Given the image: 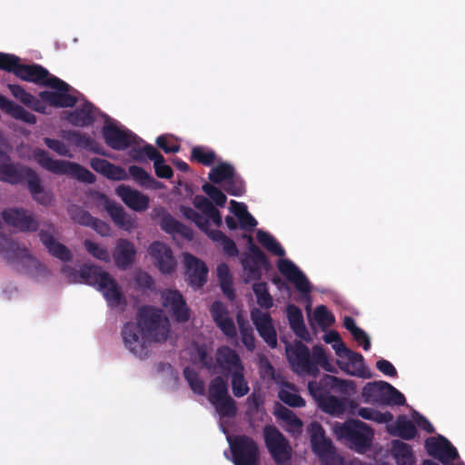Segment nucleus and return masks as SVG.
<instances>
[{
    "label": "nucleus",
    "instance_id": "f257e3e1",
    "mask_svg": "<svg viewBox=\"0 0 465 465\" xmlns=\"http://www.w3.org/2000/svg\"><path fill=\"white\" fill-rule=\"evenodd\" d=\"M170 333L168 318L162 310L154 307L141 309L137 321L125 324L122 331L126 349L141 359L148 355L152 342L164 341Z\"/></svg>",
    "mask_w": 465,
    "mask_h": 465
},
{
    "label": "nucleus",
    "instance_id": "f03ea898",
    "mask_svg": "<svg viewBox=\"0 0 465 465\" xmlns=\"http://www.w3.org/2000/svg\"><path fill=\"white\" fill-rule=\"evenodd\" d=\"M0 180L11 184L27 183L33 200L45 207L54 205L55 197L52 190L46 189L38 174L29 167L11 163L8 155L0 152Z\"/></svg>",
    "mask_w": 465,
    "mask_h": 465
},
{
    "label": "nucleus",
    "instance_id": "7ed1b4c3",
    "mask_svg": "<svg viewBox=\"0 0 465 465\" xmlns=\"http://www.w3.org/2000/svg\"><path fill=\"white\" fill-rule=\"evenodd\" d=\"M63 272L71 282H84L97 286L111 306H117L122 303L124 297L118 284L115 280L101 267L84 265L77 272L74 268L64 266Z\"/></svg>",
    "mask_w": 465,
    "mask_h": 465
},
{
    "label": "nucleus",
    "instance_id": "20e7f679",
    "mask_svg": "<svg viewBox=\"0 0 465 465\" xmlns=\"http://www.w3.org/2000/svg\"><path fill=\"white\" fill-rule=\"evenodd\" d=\"M331 430L335 437L340 440H346L350 447L359 453H364L370 450L372 439V430L364 422L350 420L343 423L334 422Z\"/></svg>",
    "mask_w": 465,
    "mask_h": 465
},
{
    "label": "nucleus",
    "instance_id": "39448f33",
    "mask_svg": "<svg viewBox=\"0 0 465 465\" xmlns=\"http://www.w3.org/2000/svg\"><path fill=\"white\" fill-rule=\"evenodd\" d=\"M0 256L8 263L24 268L27 272L38 274L44 267L25 246L0 234Z\"/></svg>",
    "mask_w": 465,
    "mask_h": 465
},
{
    "label": "nucleus",
    "instance_id": "423d86ee",
    "mask_svg": "<svg viewBox=\"0 0 465 465\" xmlns=\"http://www.w3.org/2000/svg\"><path fill=\"white\" fill-rule=\"evenodd\" d=\"M32 158L43 168L53 173L71 175L87 183H92L94 180L93 174L79 164L67 161L54 160L42 149H35L32 153Z\"/></svg>",
    "mask_w": 465,
    "mask_h": 465
},
{
    "label": "nucleus",
    "instance_id": "0eeeda50",
    "mask_svg": "<svg viewBox=\"0 0 465 465\" xmlns=\"http://www.w3.org/2000/svg\"><path fill=\"white\" fill-rule=\"evenodd\" d=\"M18 62V58L14 55L0 54V68L13 71L22 80L46 84L52 78L40 65H22Z\"/></svg>",
    "mask_w": 465,
    "mask_h": 465
},
{
    "label": "nucleus",
    "instance_id": "6e6552de",
    "mask_svg": "<svg viewBox=\"0 0 465 465\" xmlns=\"http://www.w3.org/2000/svg\"><path fill=\"white\" fill-rule=\"evenodd\" d=\"M193 203L202 213H198L190 207H182L181 211L185 218L194 222L195 224L204 232H207L209 229L211 222L217 227L221 225L222 217L208 199L203 196H196Z\"/></svg>",
    "mask_w": 465,
    "mask_h": 465
},
{
    "label": "nucleus",
    "instance_id": "1a4fd4ad",
    "mask_svg": "<svg viewBox=\"0 0 465 465\" xmlns=\"http://www.w3.org/2000/svg\"><path fill=\"white\" fill-rule=\"evenodd\" d=\"M266 446L277 465H292V447L284 436L272 425L263 430Z\"/></svg>",
    "mask_w": 465,
    "mask_h": 465
},
{
    "label": "nucleus",
    "instance_id": "9d476101",
    "mask_svg": "<svg viewBox=\"0 0 465 465\" xmlns=\"http://www.w3.org/2000/svg\"><path fill=\"white\" fill-rule=\"evenodd\" d=\"M286 355L292 370L298 374L317 375L319 369L312 361L309 350L301 342L286 345Z\"/></svg>",
    "mask_w": 465,
    "mask_h": 465
},
{
    "label": "nucleus",
    "instance_id": "9b49d317",
    "mask_svg": "<svg viewBox=\"0 0 465 465\" xmlns=\"http://www.w3.org/2000/svg\"><path fill=\"white\" fill-rule=\"evenodd\" d=\"M335 347L337 364L343 371L352 376L370 378L361 354L349 350L345 345L337 344Z\"/></svg>",
    "mask_w": 465,
    "mask_h": 465
},
{
    "label": "nucleus",
    "instance_id": "f8f14e48",
    "mask_svg": "<svg viewBox=\"0 0 465 465\" xmlns=\"http://www.w3.org/2000/svg\"><path fill=\"white\" fill-rule=\"evenodd\" d=\"M148 254L153 264L163 274L173 273L177 267V261L173 250L166 243L155 241L148 247Z\"/></svg>",
    "mask_w": 465,
    "mask_h": 465
},
{
    "label": "nucleus",
    "instance_id": "ddd939ff",
    "mask_svg": "<svg viewBox=\"0 0 465 465\" xmlns=\"http://www.w3.org/2000/svg\"><path fill=\"white\" fill-rule=\"evenodd\" d=\"M3 221L20 232H35L39 223L34 213L24 208L12 207L3 211Z\"/></svg>",
    "mask_w": 465,
    "mask_h": 465
},
{
    "label": "nucleus",
    "instance_id": "4468645a",
    "mask_svg": "<svg viewBox=\"0 0 465 465\" xmlns=\"http://www.w3.org/2000/svg\"><path fill=\"white\" fill-rule=\"evenodd\" d=\"M232 449L235 465H258V448L249 437H237Z\"/></svg>",
    "mask_w": 465,
    "mask_h": 465
},
{
    "label": "nucleus",
    "instance_id": "2eb2a0df",
    "mask_svg": "<svg viewBox=\"0 0 465 465\" xmlns=\"http://www.w3.org/2000/svg\"><path fill=\"white\" fill-rule=\"evenodd\" d=\"M46 85L54 89V91H45L40 93L43 100L48 102L51 105L60 107L73 106L75 100L67 94L68 85L56 77H52L46 82Z\"/></svg>",
    "mask_w": 465,
    "mask_h": 465
},
{
    "label": "nucleus",
    "instance_id": "dca6fc26",
    "mask_svg": "<svg viewBox=\"0 0 465 465\" xmlns=\"http://www.w3.org/2000/svg\"><path fill=\"white\" fill-rule=\"evenodd\" d=\"M186 281L194 288H200L207 280L208 269L199 258L189 252L183 254Z\"/></svg>",
    "mask_w": 465,
    "mask_h": 465
},
{
    "label": "nucleus",
    "instance_id": "f3484780",
    "mask_svg": "<svg viewBox=\"0 0 465 465\" xmlns=\"http://www.w3.org/2000/svg\"><path fill=\"white\" fill-rule=\"evenodd\" d=\"M251 318L264 341L272 348L276 347L277 335L270 315L260 309L254 308L251 312Z\"/></svg>",
    "mask_w": 465,
    "mask_h": 465
},
{
    "label": "nucleus",
    "instance_id": "a211bd4d",
    "mask_svg": "<svg viewBox=\"0 0 465 465\" xmlns=\"http://www.w3.org/2000/svg\"><path fill=\"white\" fill-rule=\"evenodd\" d=\"M163 306L171 312L178 322H186L189 312L182 294L175 290H166L162 292Z\"/></svg>",
    "mask_w": 465,
    "mask_h": 465
},
{
    "label": "nucleus",
    "instance_id": "6ab92c4d",
    "mask_svg": "<svg viewBox=\"0 0 465 465\" xmlns=\"http://www.w3.org/2000/svg\"><path fill=\"white\" fill-rule=\"evenodd\" d=\"M137 250L135 245L127 239H118L113 250V259L114 264L122 269L126 270L135 262Z\"/></svg>",
    "mask_w": 465,
    "mask_h": 465
},
{
    "label": "nucleus",
    "instance_id": "aec40b11",
    "mask_svg": "<svg viewBox=\"0 0 465 465\" xmlns=\"http://www.w3.org/2000/svg\"><path fill=\"white\" fill-rule=\"evenodd\" d=\"M115 192L122 201L135 212H144L149 207L150 198L128 185L121 184L116 187Z\"/></svg>",
    "mask_w": 465,
    "mask_h": 465
},
{
    "label": "nucleus",
    "instance_id": "412c9836",
    "mask_svg": "<svg viewBox=\"0 0 465 465\" xmlns=\"http://www.w3.org/2000/svg\"><path fill=\"white\" fill-rule=\"evenodd\" d=\"M428 452L443 463H449L458 456L457 450L444 438H430L426 440Z\"/></svg>",
    "mask_w": 465,
    "mask_h": 465
},
{
    "label": "nucleus",
    "instance_id": "4be33fe9",
    "mask_svg": "<svg viewBox=\"0 0 465 465\" xmlns=\"http://www.w3.org/2000/svg\"><path fill=\"white\" fill-rule=\"evenodd\" d=\"M308 430L311 436L312 450L320 458H322L335 450L331 440L325 436L324 430L318 422H312L309 425Z\"/></svg>",
    "mask_w": 465,
    "mask_h": 465
},
{
    "label": "nucleus",
    "instance_id": "5701e85b",
    "mask_svg": "<svg viewBox=\"0 0 465 465\" xmlns=\"http://www.w3.org/2000/svg\"><path fill=\"white\" fill-rule=\"evenodd\" d=\"M278 268L282 275L292 282L296 289L307 293L311 290V285L305 275L289 260H281Z\"/></svg>",
    "mask_w": 465,
    "mask_h": 465
},
{
    "label": "nucleus",
    "instance_id": "b1692460",
    "mask_svg": "<svg viewBox=\"0 0 465 465\" xmlns=\"http://www.w3.org/2000/svg\"><path fill=\"white\" fill-rule=\"evenodd\" d=\"M54 233H56L55 227L50 225L48 231L42 230L39 236L42 242L52 255L62 261H69L72 258L70 250L54 238Z\"/></svg>",
    "mask_w": 465,
    "mask_h": 465
},
{
    "label": "nucleus",
    "instance_id": "393cba45",
    "mask_svg": "<svg viewBox=\"0 0 465 465\" xmlns=\"http://www.w3.org/2000/svg\"><path fill=\"white\" fill-rule=\"evenodd\" d=\"M211 313L213 321L221 329L223 333L229 338L236 337V328L232 319L229 316L228 311L219 302L213 303Z\"/></svg>",
    "mask_w": 465,
    "mask_h": 465
},
{
    "label": "nucleus",
    "instance_id": "a878e982",
    "mask_svg": "<svg viewBox=\"0 0 465 465\" xmlns=\"http://www.w3.org/2000/svg\"><path fill=\"white\" fill-rule=\"evenodd\" d=\"M103 132L107 144L116 150L125 149L134 142L130 134L112 124H107Z\"/></svg>",
    "mask_w": 465,
    "mask_h": 465
},
{
    "label": "nucleus",
    "instance_id": "bb28decb",
    "mask_svg": "<svg viewBox=\"0 0 465 465\" xmlns=\"http://www.w3.org/2000/svg\"><path fill=\"white\" fill-rule=\"evenodd\" d=\"M216 362L217 367L224 372L232 373L237 371H244L238 354L228 347H222L217 351Z\"/></svg>",
    "mask_w": 465,
    "mask_h": 465
},
{
    "label": "nucleus",
    "instance_id": "cd10ccee",
    "mask_svg": "<svg viewBox=\"0 0 465 465\" xmlns=\"http://www.w3.org/2000/svg\"><path fill=\"white\" fill-rule=\"evenodd\" d=\"M385 381L368 382L361 391V397L365 403L384 405L388 391Z\"/></svg>",
    "mask_w": 465,
    "mask_h": 465
},
{
    "label": "nucleus",
    "instance_id": "c85d7f7f",
    "mask_svg": "<svg viewBox=\"0 0 465 465\" xmlns=\"http://www.w3.org/2000/svg\"><path fill=\"white\" fill-rule=\"evenodd\" d=\"M106 209L112 220L119 228L130 232L137 227L135 218L125 213L122 206L108 203Z\"/></svg>",
    "mask_w": 465,
    "mask_h": 465
},
{
    "label": "nucleus",
    "instance_id": "c756f323",
    "mask_svg": "<svg viewBox=\"0 0 465 465\" xmlns=\"http://www.w3.org/2000/svg\"><path fill=\"white\" fill-rule=\"evenodd\" d=\"M274 415L282 420V427L292 434H300L302 432V421L295 415V413L278 404L274 410Z\"/></svg>",
    "mask_w": 465,
    "mask_h": 465
},
{
    "label": "nucleus",
    "instance_id": "7c9ffc66",
    "mask_svg": "<svg viewBox=\"0 0 465 465\" xmlns=\"http://www.w3.org/2000/svg\"><path fill=\"white\" fill-rule=\"evenodd\" d=\"M91 166L94 170L101 173L105 177L112 180H125L128 177L124 169L110 163L108 161L102 158H94L91 161Z\"/></svg>",
    "mask_w": 465,
    "mask_h": 465
},
{
    "label": "nucleus",
    "instance_id": "2f4dec72",
    "mask_svg": "<svg viewBox=\"0 0 465 465\" xmlns=\"http://www.w3.org/2000/svg\"><path fill=\"white\" fill-rule=\"evenodd\" d=\"M279 399L292 408L305 406V401L299 395L297 387L288 381H282L278 391Z\"/></svg>",
    "mask_w": 465,
    "mask_h": 465
},
{
    "label": "nucleus",
    "instance_id": "473e14b6",
    "mask_svg": "<svg viewBox=\"0 0 465 465\" xmlns=\"http://www.w3.org/2000/svg\"><path fill=\"white\" fill-rule=\"evenodd\" d=\"M0 109L4 110L12 117L25 122L27 124H35V116L29 112L25 111L22 106L7 100L5 96L0 94Z\"/></svg>",
    "mask_w": 465,
    "mask_h": 465
},
{
    "label": "nucleus",
    "instance_id": "72a5a7b5",
    "mask_svg": "<svg viewBox=\"0 0 465 465\" xmlns=\"http://www.w3.org/2000/svg\"><path fill=\"white\" fill-rule=\"evenodd\" d=\"M7 87L14 97H15L26 106L36 112H45V106L41 104V102L27 93L22 86L16 84H8Z\"/></svg>",
    "mask_w": 465,
    "mask_h": 465
},
{
    "label": "nucleus",
    "instance_id": "f704fd0d",
    "mask_svg": "<svg viewBox=\"0 0 465 465\" xmlns=\"http://www.w3.org/2000/svg\"><path fill=\"white\" fill-rule=\"evenodd\" d=\"M287 314L290 325L296 335L302 340H307L309 333L303 323L302 314L300 309L294 305H289L287 307Z\"/></svg>",
    "mask_w": 465,
    "mask_h": 465
},
{
    "label": "nucleus",
    "instance_id": "c9c22d12",
    "mask_svg": "<svg viewBox=\"0 0 465 465\" xmlns=\"http://www.w3.org/2000/svg\"><path fill=\"white\" fill-rule=\"evenodd\" d=\"M392 455L398 465H411L414 462V456L411 447L401 440L392 442Z\"/></svg>",
    "mask_w": 465,
    "mask_h": 465
},
{
    "label": "nucleus",
    "instance_id": "e433bc0d",
    "mask_svg": "<svg viewBox=\"0 0 465 465\" xmlns=\"http://www.w3.org/2000/svg\"><path fill=\"white\" fill-rule=\"evenodd\" d=\"M152 215L161 221V227L166 232L173 233L182 231V224L168 214L163 207L153 209Z\"/></svg>",
    "mask_w": 465,
    "mask_h": 465
},
{
    "label": "nucleus",
    "instance_id": "4c0bfd02",
    "mask_svg": "<svg viewBox=\"0 0 465 465\" xmlns=\"http://www.w3.org/2000/svg\"><path fill=\"white\" fill-rule=\"evenodd\" d=\"M318 403L323 411L333 416H340L346 410L345 401L331 395L324 396Z\"/></svg>",
    "mask_w": 465,
    "mask_h": 465
},
{
    "label": "nucleus",
    "instance_id": "58836bf2",
    "mask_svg": "<svg viewBox=\"0 0 465 465\" xmlns=\"http://www.w3.org/2000/svg\"><path fill=\"white\" fill-rule=\"evenodd\" d=\"M230 210L238 218L242 228L252 229L257 224L255 219L248 213L243 203L232 200L230 202Z\"/></svg>",
    "mask_w": 465,
    "mask_h": 465
},
{
    "label": "nucleus",
    "instance_id": "ea45409f",
    "mask_svg": "<svg viewBox=\"0 0 465 465\" xmlns=\"http://www.w3.org/2000/svg\"><path fill=\"white\" fill-rule=\"evenodd\" d=\"M93 119L94 109L90 104H84L82 108L75 109L68 116V120L75 125H88Z\"/></svg>",
    "mask_w": 465,
    "mask_h": 465
},
{
    "label": "nucleus",
    "instance_id": "a19ab883",
    "mask_svg": "<svg viewBox=\"0 0 465 465\" xmlns=\"http://www.w3.org/2000/svg\"><path fill=\"white\" fill-rule=\"evenodd\" d=\"M217 277L220 282L223 293L231 300L234 297V290L232 286V277L228 266L221 263L217 266Z\"/></svg>",
    "mask_w": 465,
    "mask_h": 465
},
{
    "label": "nucleus",
    "instance_id": "79ce46f5",
    "mask_svg": "<svg viewBox=\"0 0 465 465\" xmlns=\"http://www.w3.org/2000/svg\"><path fill=\"white\" fill-rule=\"evenodd\" d=\"M129 173L133 179L142 186L153 189L160 187L159 182L155 181L147 172L139 166H130Z\"/></svg>",
    "mask_w": 465,
    "mask_h": 465
},
{
    "label": "nucleus",
    "instance_id": "37998d69",
    "mask_svg": "<svg viewBox=\"0 0 465 465\" xmlns=\"http://www.w3.org/2000/svg\"><path fill=\"white\" fill-rule=\"evenodd\" d=\"M341 383V381H340L338 378L331 375H325L321 381V383L316 381H310L308 383V390L310 394L319 402L321 399L324 397L322 390L321 389L322 384L334 387L340 385Z\"/></svg>",
    "mask_w": 465,
    "mask_h": 465
},
{
    "label": "nucleus",
    "instance_id": "c03bdc74",
    "mask_svg": "<svg viewBox=\"0 0 465 465\" xmlns=\"http://www.w3.org/2000/svg\"><path fill=\"white\" fill-rule=\"evenodd\" d=\"M233 177V168L228 163H220L213 167L210 173L209 178L215 183H224L231 181Z\"/></svg>",
    "mask_w": 465,
    "mask_h": 465
},
{
    "label": "nucleus",
    "instance_id": "a18cd8bd",
    "mask_svg": "<svg viewBox=\"0 0 465 465\" xmlns=\"http://www.w3.org/2000/svg\"><path fill=\"white\" fill-rule=\"evenodd\" d=\"M353 414L358 415L365 420H373L378 423H386L392 420V415L390 412L381 413L371 408L361 407L353 411Z\"/></svg>",
    "mask_w": 465,
    "mask_h": 465
},
{
    "label": "nucleus",
    "instance_id": "49530a36",
    "mask_svg": "<svg viewBox=\"0 0 465 465\" xmlns=\"http://www.w3.org/2000/svg\"><path fill=\"white\" fill-rule=\"evenodd\" d=\"M237 322L239 325L242 342L249 351H253L255 348V339L252 328L242 318L240 314L237 315Z\"/></svg>",
    "mask_w": 465,
    "mask_h": 465
},
{
    "label": "nucleus",
    "instance_id": "de8ad7c7",
    "mask_svg": "<svg viewBox=\"0 0 465 465\" xmlns=\"http://www.w3.org/2000/svg\"><path fill=\"white\" fill-rule=\"evenodd\" d=\"M228 389L225 381L222 377L214 378L209 386V401L211 403L228 396Z\"/></svg>",
    "mask_w": 465,
    "mask_h": 465
},
{
    "label": "nucleus",
    "instance_id": "09e8293b",
    "mask_svg": "<svg viewBox=\"0 0 465 465\" xmlns=\"http://www.w3.org/2000/svg\"><path fill=\"white\" fill-rule=\"evenodd\" d=\"M205 232L213 241L218 242L229 255L234 256L237 254V248L234 242L227 238L221 231L208 229Z\"/></svg>",
    "mask_w": 465,
    "mask_h": 465
},
{
    "label": "nucleus",
    "instance_id": "8fccbe9b",
    "mask_svg": "<svg viewBox=\"0 0 465 465\" xmlns=\"http://www.w3.org/2000/svg\"><path fill=\"white\" fill-rule=\"evenodd\" d=\"M84 245L87 252L90 253L94 258L105 262H109L111 261L110 252L107 247L94 242L90 240H85Z\"/></svg>",
    "mask_w": 465,
    "mask_h": 465
},
{
    "label": "nucleus",
    "instance_id": "3c124183",
    "mask_svg": "<svg viewBox=\"0 0 465 465\" xmlns=\"http://www.w3.org/2000/svg\"><path fill=\"white\" fill-rule=\"evenodd\" d=\"M257 239L259 242L265 247L269 252H272L277 256H283L284 250L276 242V240L265 232L258 231Z\"/></svg>",
    "mask_w": 465,
    "mask_h": 465
},
{
    "label": "nucleus",
    "instance_id": "603ef678",
    "mask_svg": "<svg viewBox=\"0 0 465 465\" xmlns=\"http://www.w3.org/2000/svg\"><path fill=\"white\" fill-rule=\"evenodd\" d=\"M232 374V389L234 396L242 397L249 392V386L243 376V371H237Z\"/></svg>",
    "mask_w": 465,
    "mask_h": 465
},
{
    "label": "nucleus",
    "instance_id": "864d4df0",
    "mask_svg": "<svg viewBox=\"0 0 465 465\" xmlns=\"http://www.w3.org/2000/svg\"><path fill=\"white\" fill-rule=\"evenodd\" d=\"M212 404L221 416L232 417L234 416L236 412L235 401L229 395Z\"/></svg>",
    "mask_w": 465,
    "mask_h": 465
},
{
    "label": "nucleus",
    "instance_id": "5fc2aeb1",
    "mask_svg": "<svg viewBox=\"0 0 465 465\" xmlns=\"http://www.w3.org/2000/svg\"><path fill=\"white\" fill-rule=\"evenodd\" d=\"M183 375L187 381L190 388L194 393L203 395L204 393V383L199 379L197 373H195L190 368H186L183 371Z\"/></svg>",
    "mask_w": 465,
    "mask_h": 465
},
{
    "label": "nucleus",
    "instance_id": "6e6d98bb",
    "mask_svg": "<svg viewBox=\"0 0 465 465\" xmlns=\"http://www.w3.org/2000/svg\"><path fill=\"white\" fill-rule=\"evenodd\" d=\"M253 292L257 297V302L264 308H270L272 305V299L268 293L266 285L262 282L254 283Z\"/></svg>",
    "mask_w": 465,
    "mask_h": 465
},
{
    "label": "nucleus",
    "instance_id": "4d7b16f0",
    "mask_svg": "<svg viewBox=\"0 0 465 465\" xmlns=\"http://www.w3.org/2000/svg\"><path fill=\"white\" fill-rule=\"evenodd\" d=\"M68 213L74 222L84 226L91 224L93 217L80 207L75 205L70 206Z\"/></svg>",
    "mask_w": 465,
    "mask_h": 465
},
{
    "label": "nucleus",
    "instance_id": "13d9d810",
    "mask_svg": "<svg viewBox=\"0 0 465 465\" xmlns=\"http://www.w3.org/2000/svg\"><path fill=\"white\" fill-rule=\"evenodd\" d=\"M312 318L322 327L330 326L334 322L333 315L323 305L315 309Z\"/></svg>",
    "mask_w": 465,
    "mask_h": 465
},
{
    "label": "nucleus",
    "instance_id": "bf43d9fd",
    "mask_svg": "<svg viewBox=\"0 0 465 465\" xmlns=\"http://www.w3.org/2000/svg\"><path fill=\"white\" fill-rule=\"evenodd\" d=\"M192 157L204 165H210L214 162L215 153L203 147H193L192 150Z\"/></svg>",
    "mask_w": 465,
    "mask_h": 465
},
{
    "label": "nucleus",
    "instance_id": "052dcab7",
    "mask_svg": "<svg viewBox=\"0 0 465 465\" xmlns=\"http://www.w3.org/2000/svg\"><path fill=\"white\" fill-rule=\"evenodd\" d=\"M311 359L316 364L317 368L318 365H321L326 371H332V369L328 362L327 356L322 347L315 346L313 348Z\"/></svg>",
    "mask_w": 465,
    "mask_h": 465
},
{
    "label": "nucleus",
    "instance_id": "680f3d73",
    "mask_svg": "<svg viewBox=\"0 0 465 465\" xmlns=\"http://www.w3.org/2000/svg\"><path fill=\"white\" fill-rule=\"evenodd\" d=\"M203 190L217 205H224L226 202V196L218 188L212 184L206 183L203 186Z\"/></svg>",
    "mask_w": 465,
    "mask_h": 465
},
{
    "label": "nucleus",
    "instance_id": "e2e57ef3",
    "mask_svg": "<svg viewBox=\"0 0 465 465\" xmlns=\"http://www.w3.org/2000/svg\"><path fill=\"white\" fill-rule=\"evenodd\" d=\"M387 393H386V400L384 402V405H403L405 402V398L402 393H401L398 390H396L393 386L387 383Z\"/></svg>",
    "mask_w": 465,
    "mask_h": 465
},
{
    "label": "nucleus",
    "instance_id": "0e129e2a",
    "mask_svg": "<svg viewBox=\"0 0 465 465\" xmlns=\"http://www.w3.org/2000/svg\"><path fill=\"white\" fill-rule=\"evenodd\" d=\"M45 143L59 155L71 156L68 147L61 141L45 138Z\"/></svg>",
    "mask_w": 465,
    "mask_h": 465
},
{
    "label": "nucleus",
    "instance_id": "69168bd1",
    "mask_svg": "<svg viewBox=\"0 0 465 465\" xmlns=\"http://www.w3.org/2000/svg\"><path fill=\"white\" fill-rule=\"evenodd\" d=\"M155 173L160 178H171L173 176L172 168L164 163L163 157L153 163Z\"/></svg>",
    "mask_w": 465,
    "mask_h": 465
},
{
    "label": "nucleus",
    "instance_id": "338daca9",
    "mask_svg": "<svg viewBox=\"0 0 465 465\" xmlns=\"http://www.w3.org/2000/svg\"><path fill=\"white\" fill-rule=\"evenodd\" d=\"M324 465H344L343 458L335 450L321 458Z\"/></svg>",
    "mask_w": 465,
    "mask_h": 465
},
{
    "label": "nucleus",
    "instance_id": "774afa93",
    "mask_svg": "<svg viewBox=\"0 0 465 465\" xmlns=\"http://www.w3.org/2000/svg\"><path fill=\"white\" fill-rule=\"evenodd\" d=\"M400 435L405 439H411L415 436L416 430L413 424L410 421L403 420L399 423Z\"/></svg>",
    "mask_w": 465,
    "mask_h": 465
}]
</instances>
